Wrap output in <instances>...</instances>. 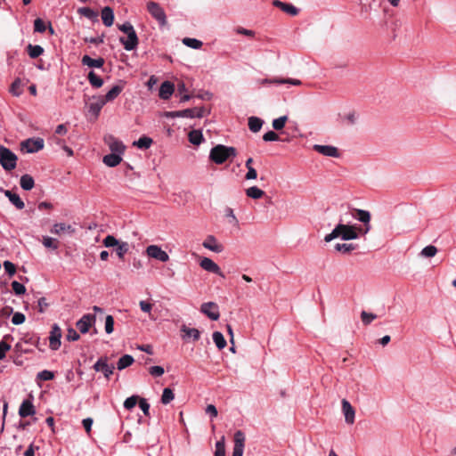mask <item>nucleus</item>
Returning a JSON list of instances; mask_svg holds the SVG:
<instances>
[{
  "label": "nucleus",
  "mask_w": 456,
  "mask_h": 456,
  "mask_svg": "<svg viewBox=\"0 0 456 456\" xmlns=\"http://www.w3.org/2000/svg\"><path fill=\"white\" fill-rule=\"evenodd\" d=\"M342 411L345 416V420L347 424H353L354 422L355 411L351 403L346 400H342Z\"/></svg>",
  "instance_id": "nucleus-18"
},
{
  "label": "nucleus",
  "mask_w": 456,
  "mask_h": 456,
  "mask_svg": "<svg viewBox=\"0 0 456 456\" xmlns=\"http://www.w3.org/2000/svg\"><path fill=\"white\" fill-rule=\"evenodd\" d=\"M273 5L280 8L281 11L291 16H296L299 12V10L296 6L291 4L284 3L281 0H273Z\"/></svg>",
  "instance_id": "nucleus-20"
},
{
  "label": "nucleus",
  "mask_w": 456,
  "mask_h": 456,
  "mask_svg": "<svg viewBox=\"0 0 456 456\" xmlns=\"http://www.w3.org/2000/svg\"><path fill=\"white\" fill-rule=\"evenodd\" d=\"M102 20L106 27H110L114 21V12L110 6H105L102 10Z\"/></svg>",
  "instance_id": "nucleus-30"
},
{
  "label": "nucleus",
  "mask_w": 456,
  "mask_h": 456,
  "mask_svg": "<svg viewBox=\"0 0 456 456\" xmlns=\"http://www.w3.org/2000/svg\"><path fill=\"white\" fill-rule=\"evenodd\" d=\"M175 91V86L170 81H165L160 85L159 96L162 100H168Z\"/></svg>",
  "instance_id": "nucleus-21"
},
{
  "label": "nucleus",
  "mask_w": 456,
  "mask_h": 456,
  "mask_svg": "<svg viewBox=\"0 0 456 456\" xmlns=\"http://www.w3.org/2000/svg\"><path fill=\"white\" fill-rule=\"evenodd\" d=\"M134 362V359L132 355L130 354H124L123 356H121L118 362H117V368L118 370H122L129 366H131Z\"/></svg>",
  "instance_id": "nucleus-32"
},
{
  "label": "nucleus",
  "mask_w": 456,
  "mask_h": 456,
  "mask_svg": "<svg viewBox=\"0 0 456 456\" xmlns=\"http://www.w3.org/2000/svg\"><path fill=\"white\" fill-rule=\"evenodd\" d=\"M137 400H138L137 395H132L130 397H127L124 402V408L126 410L133 409L136 405Z\"/></svg>",
  "instance_id": "nucleus-57"
},
{
  "label": "nucleus",
  "mask_w": 456,
  "mask_h": 456,
  "mask_svg": "<svg viewBox=\"0 0 456 456\" xmlns=\"http://www.w3.org/2000/svg\"><path fill=\"white\" fill-rule=\"evenodd\" d=\"M54 374L51 370H44L37 373V379L44 381H49L53 379Z\"/></svg>",
  "instance_id": "nucleus-55"
},
{
  "label": "nucleus",
  "mask_w": 456,
  "mask_h": 456,
  "mask_svg": "<svg viewBox=\"0 0 456 456\" xmlns=\"http://www.w3.org/2000/svg\"><path fill=\"white\" fill-rule=\"evenodd\" d=\"M96 317L94 314H84L76 323L77 328L82 334H86L89 331V329L94 325Z\"/></svg>",
  "instance_id": "nucleus-10"
},
{
  "label": "nucleus",
  "mask_w": 456,
  "mask_h": 456,
  "mask_svg": "<svg viewBox=\"0 0 456 456\" xmlns=\"http://www.w3.org/2000/svg\"><path fill=\"white\" fill-rule=\"evenodd\" d=\"M266 83H273V84H289L293 86H300L302 82L299 79L295 78H275V79H265Z\"/></svg>",
  "instance_id": "nucleus-42"
},
{
  "label": "nucleus",
  "mask_w": 456,
  "mask_h": 456,
  "mask_svg": "<svg viewBox=\"0 0 456 456\" xmlns=\"http://www.w3.org/2000/svg\"><path fill=\"white\" fill-rule=\"evenodd\" d=\"M124 86L123 85H115L111 87L110 90L107 92L105 95H102L103 97V100H105L106 102L114 101L123 91Z\"/></svg>",
  "instance_id": "nucleus-28"
},
{
  "label": "nucleus",
  "mask_w": 456,
  "mask_h": 456,
  "mask_svg": "<svg viewBox=\"0 0 456 456\" xmlns=\"http://www.w3.org/2000/svg\"><path fill=\"white\" fill-rule=\"evenodd\" d=\"M36 413L35 407L32 401L29 399L24 400L19 409V414L21 418H27Z\"/></svg>",
  "instance_id": "nucleus-22"
},
{
  "label": "nucleus",
  "mask_w": 456,
  "mask_h": 456,
  "mask_svg": "<svg viewBox=\"0 0 456 456\" xmlns=\"http://www.w3.org/2000/svg\"><path fill=\"white\" fill-rule=\"evenodd\" d=\"M21 81L20 78L15 79L10 87V92L14 96H20L22 94V90L20 89Z\"/></svg>",
  "instance_id": "nucleus-47"
},
{
  "label": "nucleus",
  "mask_w": 456,
  "mask_h": 456,
  "mask_svg": "<svg viewBox=\"0 0 456 456\" xmlns=\"http://www.w3.org/2000/svg\"><path fill=\"white\" fill-rule=\"evenodd\" d=\"M360 235L362 234L360 233L357 224L350 225L344 224L343 220L340 219V222L335 226L331 232L325 235L324 241L330 242L337 238H340L343 240H356Z\"/></svg>",
  "instance_id": "nucleus-1"
},
{
  "label": "nucleus",
  "mask_w": 456,
  "mask_h": 456,
  "mask_svg": "<svg viewBox=\"0 0 456 456\" xmlns=\"http://www.w3.org/2000/svg\"><path fill=\"white\" fill-rule=\"evenodd\" d=\"M122 161V157L118 153H110L103 157L102 162L110 167H117Z\"/></svg>",
  "instance_id": "nucleus-27"
},
{
  "label": "nucleus",
  "mask_w": 456,
  "mask_h": 456,
  "mask_svg": "<svg viewBox=\"0 0 456 456\" xmlns=\"http://www.w3.org/2000/svg\"><path fill=\"white\" fill-rule=\"evenodd\" d=\"M50 232L53 234L61 235V233L65 232L73 233L75 229L70 224H66L65 223H56L53 224Z\"/></svg>",
  "instance_id": "nucleus-25"
},
{
  "label": "nucleus",
  "mask_w": 456,
  "mask_h": 456,
  "mask_svg": "<svg viewBox=\"0 0 456 456\" xmlns=\"http://www.w3.org/2000/svg\"><path fill=\"white\" fill-rule=\"evenodd\" d=\"M361 319L362 323L367 326L370 324L375 319H377V315L372 313H368L366 311H362Z\"/></svg>",
  "instance_id": "nucleus-48"
},
{
  "label": "nucleus",
  "mask_w": 456,
  "mask_h": 456,
  "mask_svg": "<svg viewBox=\"0 0 456 456\" xmlns=\"http://www.w3.org/2000/svg\"><path fill=\"white\" fill-rule=\"evenodd\" d=\"M42 243L45 248H52L53 250H56L59 248L58 240L49 236H43Z\"/></svg>",
  "instance_id": "nucleus-44"
},
{
  "label": "nucleus",
  "mask_w": 456,
  "mask_h": 456,
  "mask_svg": "<svg viewBox=\"0 0 456 456\" xmlns=\"http://www.w3.org/2000/svg\"><path fill=\"white\" fill-rule=\"evenodd\" d=\"M313 149L323 155V156H327V157H332V158H338L339 157V153H338V150L332 146V145H320V144H314L313 146Z\"/></svg>",
  "instance_id": "nucleus-16"
},
{
  "label": "nucleus",
  "mask_w": 456,
  "mask_h": 456,
  "mask_svg": "<svg viewBox=\"0 0 456 456\" xmlns=\"http://www.w3.org/2000/svg\"><path fill=\"white\" fill-rule=\"evenodd\" d=\"M20 184L23 190L30 191L35 185V181L30 175L26 174L21 175Z\"/></svg>",
  "instance_id": "nucleus-33"
},
{
  "label": "nucleus",
  "mask_w": 456,
  "mask_h": 456,
  "mask_svg": "<svg viewBox=\"0 0 456 456\" xmlns=\"http://www.w3.org/2000/svg\"><path fill=\"white\" fill-rule=\"evenodd\" d=\"M207 110L204 107H195L191 109H185L183 110H176V111H171L167 112V116L170 118H202L206 115Z\"/></svg>",
  "instance_id": "nucleus-6"
},
{
  "label": "nucleus",
  "mask_w": 456,
  "mask_h": 456,
  "mask_svg": "<svg viewBox=\"0 0 456 456\" xmlns=\"http://www.w3.org/2000/svg\"><path fill=\"white\" fill-rule=\"evenodd\" d=\"M152 142L153 141L151 137L143 135L141 136L137 141L134 142V145L137 146L139 149L146 150L151 146Z\"/></svg>",
  "instance_id": "nucleus-40"
},
{
  "label": "nucleus",
  "mask_w": 456,
  "mask_h": 456,
  "mask_svg": "<svg viewBox=\"0 0 456 456\" xmlns=\"http://www.w3.org/2000/svg\"><path fill=\"white\" fill-rule=\"evenodd\" d=\"M93 368L95 371L102 372L107 379H110L115 369L113 364L108 363L107 357H100L97 360V362L94 364Z\"/></svg>",
  "instance_id": "nucleus-9"
},
{
  "label": "nucleus",
  "mask_w": 456,
  "mask_h": 456,
  "mask_svg": "<svg viewBox=\"0 0 456 456\" xmlns=\"http://www.w3.org/2000/svg\"><path fill=\"white\" fill-rule=\"evenodd\" d=\"M437 253V248L433 245L426 246L420 252V255L425 257H433Z\"/></svg>",
  "instance_id": "nucleus-50"
},
{
  "label": "nucleus",
  "mask_w": 456,
  "mask_h": 456,
  "mask_svg": "<svg viewBox=\"0 0 456 456\" xmlns=\"http://www.w3.org/2000/svg\"><path fill=\"white\" fill-rule=\"evenodd\" d=\"M17 156L8 148L0 144V165L5 171H12L17 166Z\"/></svg>",
  "instance_id": "nucleus-4"
},
{
  "label": "nucleus",
  "mask_w": 456,
  "mask_h": 456,
  "mask_svg": "<svg viewBox=\"0 0 456 456\" xmlns=\"http://www.w3.org/2000/svg\"><path fill=\"white\" fill-rule=\"evenodd\" d=\"M105 332L110 334L114 330V318L112 315H107L105 318Z\"/></svg>",
  "instance_id": "nucleus-56"
},
{
  "label": "nucleus",
  "mask_w": 456,
  "mask_h": 456,
  "mask_svg": "<svg viewBox=\"0 0 456 456\" xmlns=\"http://www.w3.org/2000/svg\"><path fill=\"white\" fill-rule=\"evenodd\" d=\"M4 267L5 272L11 276H12L16 273V267H15L14 264H12L10 261H4Z\"/></svg>",
  "instance_id": "nucleus-64"
},
{
  "label": "nucleus",
  "mask_w": 456,
  "mask_h": 456,
  "mask_svg": "<svg viewBox=\"0 0 456 456\" xmlns=\"http://www.w3.org/2000/svg\"><path fill=\"white\" fill-rule=\"evenodd\" d=\"M200 266L207 272L215 273L222 278L225 277L219 265L208 257H202L200 261Z\"/></svg>",
  "instance_id": "nucleus-14"
},
{
  "label": "nucleus",
  "mask_w": 456,
  "mask_h": 456,
  "mask_svg": "<svg viewBox=\"0 0 456 456\" xmlns=\"http://www.w3.org/2000/svg\"><path fill=\"white\" fill-rule=\"evenodd\" d=\"M25 315L22 313L16 312L12 317V322L14 325H20L25 322Z\"/></svg>",
  "instance_id": "nucleus-58"
},
{
  "label": "nucleus",
  "mask_w": 456,
  "mask_h": 456,
  "mask_svg": "<svg viewBox=\"0 0 456 456\" xmlns=\"http://www.w3.org/2000/svg\"><path fill=\"white\" fill-rule=\"evenodd\" d=\"M237 154L236 149L231 146L217 144L213 147L209 153L211 161L217 165H221L228 160L230 158L235 157Z\"/></svg>",
  "instance_id": "nucleus-3"
},
{
  "label": "nucleus",
  "mask_w": 456,
  "mask_h": 456,
  "mask_svg": "<svg viewBox=\"0 0 456 456\" xmlns=\"http://www.w3.org/2000/svg\"><path fill=\"white\" fill-rule=\"evenodd\" d=\"M81 62L83 65L88 66L90 68H102L104 65V59L100 57L98 59H93L89 55H84L82 57Z\"/></svg>",
  "instance_id": "nucleus-26"
},
{
  "label": "nucleus",
  "mask_w": 456,
  "mask_h": 456,
  "mask_svg": "<svg viewBox=\"0 0 456 456\" xmlns=\"http://www.w3.org/2000/svg\"><path fill=\"white\" fill-rule=\"evenodd\" d=\"M12 289L14 291V293L18 296L23 295L26 292V288L22 283H20L19 281H13L12 282Z\"/></svg>",
  "instance_id": "nucleus-54"
},
{
  "label": "nucleus",
  "mask_w": 456,
  "mask_h": 456,
  "mask_svg": "<svg viewBox=\"0 0 456 456\" xmlns=\"http://www.w3.org/2000/svg\"><path fill=\"white\" fill-rule=\"evenodd\" d=\"M62 336V331L60 326L54 323L52 326L50 336H49V346L52 350H58L61 346V338Z\"/></svg>",
  "instance_id": "nucleus-11"
},
{
  "label": "nucleus",
  "mask_w": 456,
  "mask_h": 456,
  "mask_svg": "<svg viewBox=\"0 0 456 456\" xmlns=\"http://www.w3.org/2000/svg\"><path fill=\"white\" fill-rule=\"evenodd\" d=\"M106 142L109 145L110 150L111 151V153H118L119 155H123L126 146L124 143L117 139L116 137L110 135L108 138L105 139Z\"/></svg>",
  "instance_id": "nucleus-17"
},
{
  "label": "nucleus",
  "mask_w": 456,
  "mask_h": 456,
  "mask_svg": "<svg viewBox=\"0 0 456 456\" xmlns=\"http://www.w3.org/2000/svg\"><path fill=\"white\" fill-rule=\"evenodd\" d=\"M46 30V25L45 21L37 18L34 20V31L38 33H44Z\"/></svg>",
  "instance_id": "nucleus-53"
},
{
  "label": "nucleus",
  "mask_w": 456,
  "mask_h": 456,
  "mask_svg": "<svg viewBox=\"0 0 456 456\" xmlns=\"http://www.w3.org/2000/svg\"><path fill=\"white\" fill-rule=\"evenodd\" d=\"M129 251V244L126 241L119 242L115 248V252L120 260H123L125 255Z\"/></svg>",
  "instance_id": "nucleus-41"
},
{
  "label": "nucleus",
  "mask_w": 456,
  "mask_h": 456,
  "mask_svg": "<svg viewBox=\"0 0 456 456\" xmlns=\"http://www.w3.org/2000/svg\"><path fill=\"white\" fill-rule=\"evenodd\" d=\"M246 195L248 198L258 200L265 195V191L256 186H251L246 190Z\"/></svg>",
  "instance_id": "nucleus-38"
},
{
  "label": "nucleus",
  "mask_w": 456,
  "mask_h": 456,
  "mask_svg": "<svg viewBox=\"0 0 456 456\" xmlns=\"http://www.w3.org/2000/svg\"><path fill=\"white\" fill-rule=\"evenodd\" d=\"M28 54L30 58L36 59L44 53V48L38 45H28L27 47Z\"/></svg>",
  "instance_id": "nucleus-37"
},
{
  "label": "nucleus",
  "mask_w": 456,
  "mask_h": 456,
  "mask_svg": "<svg viewBox=\"0 0 456 456\" xmlns=\"http://www.w3.org/2000/svg\"><path fill=\"white\" fill-rule=\"evenodd\" d=\"M118 29L126 35V38L120 37L119 41L126 51L134 50L138 44L139 39L133 25L126 21L118 26Z\"/></svg>",
  "instance_id": "nucleus-2"
},
{
  "label": "nucleus",
  "mask_w": 456,
  "mask_h": 456,
  "mask_svg": "<svg viewBox=\"0 0 456 456\" xmlns=\"http://www.w3.org/2000/svg\"><path fill=\"white\" fill-rule=\"evenodd\" d=\"M80 336L77 332V330L73 328H69L67 330L66 338L69 341H77L79 339Z\"/></svg>",
  "instance_id": "nucleus-59"
},
{
  "label": "nucleus",
  "mask_w": 456,
  "mask_h": 456,
  "mask_svg": "<svg viewBox=\"0 0 456 456\" xmlns=\"http://www.w3.org/2000/svg\"><path fill=\"white\" fill-rule=\"evenodd\" d=\"M215 456H225V443L224 436L216 443Z\"/></svg>",
  "instance_id": "nucleus-46"
},
{
  "label": "nucleus",
  "mask_w": 456,
  "mask_h": 456,
  "mask_svg": "<svg viewBox=\"0 0 456 456\" xmlns=\"http://www.w3.org/2000/svg\"><path fill=\"white\" fill-rule=\"evenodd\" d=\"M287 119H288L287 116H282V117L273 119V129L281 130L285 126Z\"/></svg>",
  "instance_id": "nucleus-52"
},
{
  "label": "nucleus",
  "mask_w": 456,
  "mask_h": 456,
  "mask_svg": "<svg viewBox=\"0 0 456 456\" xmlns=\"http://www.w3.org/2000/svg\"><path fill=\"white\" fill-rule=\"evenodd\" d=\"M183 44L190 48L192 49H200L203 45V43L197 39V38H191V37H184L183 39Z\"/></svg>",
  "instance_id": "nucleus-43"
},
{
  "label": "nucleus",
  "mask_w": 456,
  "mask_h": 456,
  "mask_svg": "<svg viewBox=\"0 0 456 456\" xmlns=\"http://www.w3.org/2000/svg\"><path fill=\"white\" fill-rule=\"evenodd\" d=\"M245 434L241 430H237L233 437V452L232 456H242L245 447Z\"/></svg>",
  "instance_id": "nucleus-13"
},
{
  "label": "nucleus",
  "mask_w": 456,
  "mask_h": 456,
  "mask_svg": "<svg viewBox=\"0 0 456 456\" xmlns=\"http://www.w3.org/2000/svg\"><path fill=\"white\" fill-rule=\"evenodd\" d=\"M164 368L161 367V366H151L150 369H149V372L151 376L153 377H160L164 374Z\"/></svg>",
  "instance_id": "nucleus-62"
},
{
  "label": "nucleus",
  "mask_w": 456,
  "mask_h": 456,
  "mask_svg": "<svg viewBox=\"0 0 456 456\" xmlns=\"http://www.w3.org/2000/svg\"><path fill=\"white\" fill-rule=\"evenodd\" d=\"M146 253L150 257L161 262H167L169 260V256L167 253L157 245L148 246L146 248Z\"/></svg>",
  "instance_id": "nucleus-15"
},
{
  "label": "nucleus",
  "mask_w": 456,
  "mask_h": 456,
  "mask_svg": "<svg viewBox=\"0 0 456 456\" xmlns=\"http://www.w3.org/2000/svg\"><path fill=\"white\" fill-rule=\"evenodd\" d=\"M200 312L212 321H217L220 317L219 307L215 302H206L200 306Z\"/></svg>",
  "instance_id": "nucleus-12"
},
{
  "label": "nucleus",
  "mask_w": 456,
  "mask_h": 456,
  "mask_svg": "<svg viewBox=\"0 0 456 456\" xmlns=\"http://www.w3.org/2000/svg\"><path fill=\"white\" fill-rule=\"evenodd\" d=\"M78 13L86 17L89 20H94L97 17V12L89 7H81L78 9Z\"/></svg>",
  "instance_id": "nucleus-49"
},
{
  "label": "nucleus",
  "mask_w": 456,
  "mask_h": 456,
  "mask_svg": "<svg viewBox=\"0 0 456 456\" xmlns=\"http://www.w3.org/2000/svg\"><path fill=\"white\" fill-rule=\"evenodd\" d=\"M175 398L174 392L171 388L166 387L163 390L162 396H161V403L163 404H168L171 401H173Z\"/></svg>",
  "instance_id": "nucleus-45"
},
{
  "label": "nucleus",
  "mask_w": 456,
  "mask_h": 456,
  "mask_svg": "<svg viewBox=\"0 0 456 456\" xmlns=\"http://www.w3.org/2000/svg\"><path fill=\"white\" fill-rule=\"evenodd\" d=\"M181 331L184 333L183 336V339L192 338L193 341H197L200 338V332L195 328H189L186 325L181 327Z\"/></svg>",
  "instance_id": "nucleus-29"
},
{
  "label": "nucleus",
  "mask_w": 456,
  "mask_h": 456,
  "mask_svg": "<svg viewBox=\"0 0 456 456\" xmlns=\"http://www.w3.org/2000/svg\"><path fill=\"white\" fill-rule=\"evenodd\" d=\"M213 341L219 350L224 349L226 346V340L224 335L219 331H215L212 335Z\"/></svg>",
  "instance_id": "nucleus-39"
},
{
  "label": "nucleus",
  "mask_w": 456,
  "mask_h": 456,
  "mask_svg": "<svg viewBox=\"0 0 456 456\" xmlns=\"http://www.w3.org/2000/svg\"><path fill=\"white\" fill-rule=\"evenodd\" d=\"M265 142H276L280 140L279 135L274 131H268L263 135Z\"/></svg>",
  "instance_id": "nucleus-60"
},
{
  "label": "nucleus",
  "mask_w": 456,
  "mask_h": 456,
  "mask_svg": "<svg viewBox=\"0 0 456 456\" xmlns=\"http://www.w3.org/2000/svg\"><path fill=\"white\" fill-rule=\"evenodd\" d=\"M90 85L94 88H100L103 85V79L95 74L94 71H90L87 76Z\"/></svg>",
  "instance_id": "nucleus-35"
},
{
  "label": "nucleus",
  "mask_w": 456,
  "mask_h": 456,
  "mask_svg": "<svg viewBox=\"0 0 456 456\" xmlns=\"http://www.w3.org/2000/svg\"><path fill=\"white\" fill-rule=\"evenodd\" d=\"M107 102L105 100H103V97L102 95L100 96H94L93 102L89 104V112L93 113L95 117H98L101 110L103 108V106Z\"/></svg>",
  "instance_id": "nucleus-19"
},
{
  "label": "nucleus",
  "mask_w": 456,
  "mask_h": 456,
  "mask_svg": "<svg viewBox=\"0 0 456 456\" xmlns=\"http://www.w3.org/2000/svg\"><path fill=\"white\" fill-rule=\"evenodd\" d=\"M351 216L353 218L362 223V226H358L360 233L365 235L370 231V213L368 210L353 208Z\"/></svg>",
  "instance_id": "nucleus-5"
},
{
  "label": "nucleus",
  "mask_w": 456,
  "mask_h": 456,
  "mask_svg": "<svg viewBox=\"0 0 456 456\" xmlns=\"http://www.w3.org/2000/svg\"><path fill=\"white\" fill-rule=\"evenodd\" d=\"M139 407L143 411L145 416H150V404L146 399L141 398L139 400Z\"/></svg>",
  "instance_id": "nucleus-63"
},
{
  "label": "nucleus",
  "mask_w": 456,
  "mask_h": 456,
  "mask_svg": "<svg viewBox=\"0 0 456 456\" xmlns=\"http://www.w3.org/2000/svg\"><path fill=\"white\" fill-rule=\"evenodd\" d=\"M147 11L159 23L164 26L167 24V15L159 4L151 1L147 4Z\"/></svg>",
  "instance_id": "nucleus-7"
},
{
  "label": "nucleus",
  "mask_w": 456,
  "mask_h": 456,
  "mask_svg": "<svg viewBox=\"0 0 456 456\" xmlns=\"http://www.w3.org/2000/svg\"><path fill=\"white\" fill-rule=\"evenodd\" d=\"M189 142L194 145H200L203 141L204 137L200 130H192L188 134Z\"/></svg>",
  "instance_id": "nucleus-34"
},
{
  "label": "nucleus",
  "mask_w": 456,
  "mask_h": 456,
  "mask_svg": "<svg viewBox=\"0 0 456 456\" xmlns=\"http://www.w3.org/2000/svg\"><path fill=\"white\" fill-rule=\"evenodd\" d=\"M248 128L253 133H257L261 130L264 120L258 117H249L248 121Z\"/></svg>",
  "instance_id": "nucleus-31"
},
{
  "label": "nucleus",
  "mask_w": 456,
  "mask_h": 456,
  "mask_svg": "<svg viewBox=\"0 0 456 456\" xmlns=\"http://www.w3.org/2000/svg\"><path fill=\"white\" fill-rule=\"evenodd\" d=\"M225 216L228 218V221H229L230 224H232L233 225H237L238 224V219L235 216L232 208H226V209H225Z\"/></svg>",
  "instance_id": "nucleus-61"
},
{
  "label": "nucleus",
  "mask_w": 456,
  "mask_h": 456,
  "mask_svg": "<svg viewBox=\"0 0 456 456\" xmlns=\"http://www.w3.org/2000/svg\"><path fill=\"white\" fill-rule=\"evenodd\" d=\"M44 140L40 137L28 138L20 143L21 150L28 153H35L41 151L44 148Z\"/></svg>",
  "instance_id": "nucleus-8"
},
{
  "label": "nucleus",
  "mask_w": 456,
  "mask_h": 456,
  "mask_svg": "<svg viewBox=\"0 0 456 456\" xmlns=\"http://www.w3.org/2000/svg\"><path fill=\"white\" fill-rule=\"evenodd\" d=\"M202 246L216 253H221L224 250V246L216 241V239L213 235L208 236Z\"/></svg>",
  "instance_id": "nucleus-23"
},
{
  "label": "nucleus",
  "mask_w": 456,
  "mask_h": 456,
  "mask_svg": "<svg viewBox=\"0 0 456 456\" xmlns=\"http://www.w3.org/2000/svg\"><path fill=\"white\" fill-rule=\"evenodd\" d=\"M120 241L117 240L113 235H107L103 240L102 244L106 248H112L115 247L119 243Z\"/></svg>",
  "instance_id": "nucleus-51"
},
{
  "label": "nucleus",
  "mask_w": 456,
  "mask_h": 456,
  "mask_svg": "<svg viewBox=\"0 0 456 456\" xmlns=\"http://www.w3.org/2000/svg\"><path fill=\"white\" fill-rule=\"evenodd\" d=\"M1 191L4 192L5 197L9 199L11 203L15 206L17 209H23L25 208V204L23 200L20 198V196L17 193L12 192L9 190H3L1 189Z\"/></svg>",
  "instance_id": "nucleus-24"
},
{
  "label": "nucleus",
  "mask_w": 456,
  "mask_h": 456,
  "mask_svg": "<svg viewBox=\"0 0 456 456\" xmlns=\"http://www.w3.org/2000/svg\"><path fill=\"white\" fill-rule=\"evenodd\" d=\"M357 245L353 243H337L334 246L335 250L343 254H349L353 250L356 249Z\"/></svg>",
  "instance_id": "nucleus-36"
}]
</instances>
